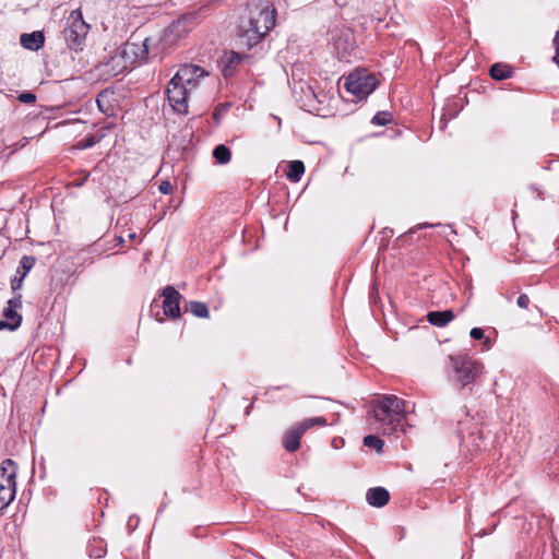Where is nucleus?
<instances>
[{
  "label": "nucleus",
  "mask_w": 559,
  "mask_h": 559,
  "mask_svg": "<svg viewBox=\"0 0 559 559\" xmlns=\"http://www.w3.org/2000/svg\"><path fill=\"white\" fill-rule=\"evenodd\" d=\"M150 55L152 57L159 55L157 43L153 37H145L140 43L127 41L108 51L93 71L98 79L108 81L126 73L136 61H145Z\"/></svg>",
  "instance_id": "1"
},
{
  "label": "nucleus",
  "mask_w": 559,
  "mask_h": 559,
  "mask_svg": "<svg viewBox=\"0 0 559 559\" xmlns=\"http://www.w3.org/2000/svg\"><path fill=\"white\" fill-rule=\"evenodd\" d=\"M275 16V9L266 4L255 5L251 9L248 21L240 25L238 34L239 45L248 49L258 45L274 27Z\"/></svg>",
  "instance_id": "2"
},
{
  "label": "nucleus",
  "mask_w": 559,
  "mask_h": 559,
  "mask_svg": "<svg viewBox=\"0 0 559 559\" xmlns=\"http://www.w3.org/2000/svg\"><path fill=\"white\" fill-rule=\"evenodd\" d=\"M372 414L382 424V433L391 436L402 429L406 414V401L396 395H383L372 402Z\"/></svg>",
  "instance_id": "3"
},
{
  "label": "nucleus",
  "mask_w": 559,
  "mask_h": 559,
  "mask_svg": "<svg viewBox=\"0 0 559 559\" xmlns=\"http://www.w3.org/2000/svg\"><path fill=\"white\" fill-rule=\"evenodd\" d=\"M449 366L452 370V381L461 389L475 384L483 374V364L467 355H449Z\"/></svg>",
  "instance_id": "4"
},
{
  "label": "nucleus",
  "mask_w": 559,
  "mask_h": 559,
  "mask_svg": "<svg viewBox=\"0 0 559 559\" xmlns=\"http://www.w3.org/2000/svg\"><path fill=\"white\" fill-rule=\"evenodd\" d=\"M90 32V25L84 21L80 9L73 10L67 17L63 36L68 48L82 51Z\"/></svg>",
  "instance_id": "5"
},
{
  "label": "nucleus",
  "mask_w": 559,
  "mask_h": 559,
  "mask_svg": "<svg viewBox=\"0 0 559 559\" xmlns=\"http://www.w3.org/2000/svg\"><path fill=\"white\" fill-rule=\"evenodd\" d=\"M200 13L195 11L185 13L178 20L174 21L168 27L164 29L163 37H153V40H156L157 43L159 52L162 51L160 45L163 41H167L169 44L175 43L191 32L200 23Z\"/></svg>",
  "instance_id": "6"
},
{
  "label": "nucleus",
  "mask_w": 559,
  "mask_h": 559,
  "mask_svg": "<svg viewBox=\"0 0 559 559\" xmlns=\"http://www.w3.org/2000/svg\"><path fill=\"white\" fill-rule=\"evenodd\" d=\"M328 421L325 417H312L306 418L300 423L289 427L282 437L283 448L288 453H294L300 448V440L307 430L314 426L323 427L326 426Z\"/></svg>",
  "instance_id": "7"
},
{
  "label": "nucleus",
  "mask_w": 559,
  "mask_h": 559,
  "mask_svg": "<svg viewBox=\"0 0 559 559\" xmlns=\"http://www.w3.org/2000/svg\"><path fill=\"white\" fill-rule=\"evenodd\" d=\"M377 78L365 69L352 72L345 82V88L359 99L366 98L377 87Z\"/></svg>",
  "instance_id": "8"
},
{
  "label": "nucleus",
  "mask_w": 559,
  "mask_h": 559,
  "mask_svg": "<svg viewBox=\"0 0 559 559\" xmlns=\"http://www.w3.org/2000/svg\"><path fill=\"white\" fill-rule=\"evenodd\" d=\"M465 408L466 407L461 411L465 419H457L459 428L456 433L462 443H466L467 447H472V451L477 452L481 449L484 440L483 431L478 425L473 421V418L469 417Z\"/></svg>",
  "instance_id": "9"
},
{
  "label": "nucleus",
  "mask_w": 559,
  "mask_h": 559,
  "mask_svg": "<svg viewBox=\"0 0 559 559\" xmlns=\"http://www.w3.org/2000/svg\"><path fill=\"white\" fill-rule=\"evenodd\" d=\"M159 297H163L162 305L158 304V299H153L151 302V312H153L154 308H163V313L165 317H168L171 320H177L181 317L180 312V300L182 296L180 293L170 285H167L163 289L159 290Z\"/></svg>",
  "instance_id": "10"
},
{
  "label": "nucleus",
  "mask_w": 559,
  "mask_h": 559,
  "mask_svg": "<svg viewBox=\"0 0 559 559\" xmlns=\"http://www.w3.org/2000/svg\"><path fill=\"white\" fill-rule=\"evenodd\" d=\"M22 309V295L15 294L11 299L8 300L7 307L2 310L3 319L0 320V331H16L23 321V317L20 313Z\"/></svg>",
  "instance_id": "11"
},
{
  "label": "nucleus",
  "mask_w": 559,
  "mask_h": 559,
  "mask_svg": "<svg viewBox=\"0 0 559 559\" xmlns=\"http://www.w3.org/2000/svg\"><path fill=\"white\" fill-rule=\"evenodd\" d=\"M191 91L189 87L171 79L166 88V95L171 108L181 115L188 114V97Z\"/></svg>",
  "instance_id": "12"
},
{
  "label": "nucleus",
  "mask_w": 559,
  "mask_h": 559,
  "mask_svg": "<svg viewBox=\"0 0 559 559\" xmlns=\"http://www.w3.org/2000/svg\"><path fill=\"white\" fill-rule=\"evenodd\" d=\"M332 45L340 60L347 59L356 47L354 35L348 28L332 33Z\"/></svg>",
  "instance_id": "13"
},
{
  "label": "nucleus",
  "mask_w": 559,
  "mask_h": 559,
  "mask_svg": "<svg viewBox=\"0 0 559 559\" xmlns=\"http://www.w3.org/2000/svg\"><path fill=\"white\" fill-rule=\"evenodd\" d=\"M205 75H207V73L201 67L195 64H183L179 68L173 79L186 87H189L192 92L199 86V80Z\"/></svg>",
  "instance_id": "14"
},
{
  "label": "nucleus",
  "mask_w": 559,
  "mask_h": 559,
  "mask_svg": "<svg viewBox=\"0 0 559 559\" xmlns=\"http://www.w3.org/2000/svg\"><path fill=\"white\" fill-rule=\"evenodd\" d=\"M243 56L236 51H226L219 58L218 64L225 78L233 75L235 68L241 62Z\"/></svg>",
  "instance_id": "15"
},
{
  "label": "nucleus",
  "mask_w": 559,
  "mask_h": 559,
  "mask_svg": "<svg viewBox=\"0 0 559 559\" xmlns=\"http://www.w3.org/2000/svg\"><path fill=\"white\" fill-rule=\"evenodd\" d=\"M367 502L374 508H382L390 501V492L384 487H373L367 490Z\"/></svg>",
  "instance_id": "16"
},
{
  "label": "nucleus",
  "mask_w": 559,
  "mask_h": 559,
  "mask_svg": "<svg viewBox=\"0 0 559 559\" xmlns=\"http://www.w3.org/2000/svg\"><path fill=\"white\" fill-rule=\"evenodd\" d=\"M20 43L25 49L37 51L44 46L45 36L39 31L24 33L20 37Z\"/></svg>",
  "instance_id": "17"
},
{
  "label": "nucleus",
  "mask_w": 559,
  "mask_h": 559,
  "mask_svg": "<svg viewBox=\"0 0 559 559\" xmlns=\"http://www.w3.org/2000/svg\"><path fill=\"white\" fill-rule=\"evenodd\" d=\"M426 318L431 325L443 328L455 318V314L451 309H447L429 311Z\"/></svg>",
  "instance_id": "18"
},
{
  "label": "nucleus",
  "mask_w": 559,
  "mask_h": 559,
  "mask_svg": "<svg viewBox=\"0 0 559 559\" xmlns=\"http://www.w3.org/2000/svg\"><path fill=\"white\" fill-rule=\"evenodd\" d=\"M490 76L496 81L506 80L512 76V68L504 63H495L490 68Z\"/></svg>",
  "instance_id": "19"
},
{
  "label": "nucleus",
  "mask_w": 559,
  "mask_h": 559,
  "mask_svg": "<svg viewBox=\"0 0 559 559\" xmlns=\"http://www.w3.org/2000/svg\"><path fill=\"white\" fill-rule=\"evenodd\" d=\"M186 310L190 311L194 317L206 319L210 317V310L205 302L191 300L186 305Z\"/></svg>",
  "instance_id": "20"
},
{
  "label": "nucleus",
  "mask_w": 559,
  "mask_h": 559,
  "mask_svg": "<svg viewBox=\"0 0 559 559\" xmlns=\"http://www.w3.org/2000/svg\"><path fill=\"white\" fill-rule=\"evenodd\" d=\"M106 545L103 543V540L94 539L87 545V555L90 558L100 559L106 555Z\"/></svg>",
  "instance_id": "21"
},
{
  "label": "nucleus",
  "mask_w": 559,
  "mask_h": 559,
  "mask_svg": "<svg viewBox=\"0 0 559 559\" xmlns=\"http://www.w3.org/2000/svg\"><path fill=\"white\" fill-rule=\"evenodd\" d=\"M36 259L33 255H23L20 260L19 266L16 269V274L21 275L25 278L27 273L33 269L35 265Z\"/></svg>",
  "instance_id": "22"
},
{
  "label": "nucleus",
  "mask_w": 559,
  "mask_h": 559,
  "mask_svg": "<svg viewBox=\"0 0 559 559\" xmlns=\"http://www.w3.org/2000/svg\"><path fill=\"white\" fill-rule=\"evenodd\" d=\"M305 173V165L300 160L290 162L288 165L287 178L293 181H298Z\"/></svg>",
  "instance_id": "23"
},
{
  "label": "nucleus",
  "mask_w": 559,
  "mask_h": 559,
  "mask_svg": "<svg viewBox=\"0 0 559 559\" xmlns=\"http://www.w3.org/2000/svg\"><path fill=\"white\" fill-rule=\"evenodd\" d=\"M213 157L219 164H227L230 160L231 153L226 145L219 144L213 150Z\"/></svg>",
  "instance_id": "24"
},
{
  "label": "nucleus",
  "mask_w": 559,
  "mask_h": 559,
  "mask_svg": "<svg viewBox=\"0 0 559 559\" xmlns=\"http://www.w3.org/2000/svg\"><path fill=\"white\" fill-rule=\"evenodd\" d=\"M362 443L367 448L374 449L377 452H382L384 441L376 435H368L364 438Z\"/></svg>",
  "instance_id": "25"
},
{
  "label": "nucleus",
  "mask_w": 559,
  "mask_h": 559,
  "mask_svg": "<svg viewBox=\"0 0 559 559\" xmlns=\"http://www.w3.org/2000/svg\"><path fill=\"white\" fill-rule=\"evenodd\" d=\"M392 121V115L388 111H379L377 112L371 122L373 124H378V126H386L389 124L390 122Z\"/></svg>",
  "instance_id": "26"
},
{
  "label": "nucleus",
  "mask_w": 559,
  "mask_h": 559,
  "mask_svg": "<svg viewBox=\"0 0 559 559\" xmlns=\"http://www.w3.org/2000/svg\"><path fill=\"white\" fill-rule=\"evenodd\" d=\"M98 141H99V138H97L95 135H88V136H85L84 139H82L78 143V147L79 148H88V147L94 146Z\"/></svg>",
  "instance_id": "27"
},
{
  "label": "nucleus",
  "mask_w": 559,
  "mask_h": 559,
  "mask_svg": "<svg viewBox=\"0 0 559 559\" xmlns=\"http://www.w3.org/2000/svg\"><path fill=\"white\" fill-rule=\"evenodd\" d=\"M19 102L23 104H34L36 102V95L32 92H22L17 95Z\"/></svg>",
  "instance_id": "28"
},
{
  "label": "nucleus",
  "mask_w": 559,
  "mask_h": 559,
  "mask_svg": "<svg viewBox=\"0 0 559 559\" xmlns=\"http://www.w3.org/2000/svg\"><path fill=\"white\" fill-rule=\"evenodd\" d=\"M23 281H24V277H22L21 275H16V276H14V278H12L11 289L14 293V295L17 294L16 292L19 289H21Z\"/></svg>",
  "instance_id": "29"
},
{
  "label": "nucleus",
  "mask_w": 559,
  "mask_h": 559,
  "mask_svg": "<svg viewBox=\"0 0 559 559\" xmlns=\"http://www.w3.org/2000/svg\"><path fill=\"white\" fill-rule=\"evenodd\" d=\"M530 297L526 295V294H521L519 297H518V300H516V305L520 307V308H523V309H527L528 308V305H530Z\"/></svg>",
  "instance_id": "30"
},
{
  "label": "nucleus",
  "mask_w": 559,
  "mask_h": 559,
  "mask_svg": "<svg viewBox=\"0 0 559 559\" xmlns=\"http://www.w3.org/2000/svg\"><path fill=\"white\" fill-rule=\"evenodd\" d=\"M469 335L473 340L479 341L484 337V330L480 328H473L469 332Z\"/></svg>",
  "instance_id": "31"
},
{
  "label": "nucleus",
  "mask_w": 559,
  "mask_h": 559,
  "mask_svg": "<svg viewBox=\"0 0 559 559\" xmlns=\"http://www.w3.org/2000/svg\"><path fill=\"white\" fill-rule=\"evenodd\" d=\"M158 189L163 194H169L173 190V185L169 181H162Z\"/></svg>",
  "instance_id": "32"
},
{
  "label": "nucleus",
  "mask_w": 559,
  "mask_h": 559,
  "mask_svg": "<svg viewBox=\"0 0 559 559\" xmlns=\"http://www.w3.org/2000/svg\"><path fill=\"white\" fill-rule=\"evenodd\" d=\"M554 45L556 47V55L554 56V61L558 64L559 67V32H557L555 38H554Z\"/></svg>",
  "instance_id": "33"
},
{
  "label": "nucleus",
  "mask_w": 559,
  "mask_h": 559,
  "mask_svg": "<svg viewBox=\"0 0 559 559\" xmlns=\"http://www.w3.org/2000/svg\"><path fill=\"white\" fill-rule=\"evenodd\" d=\"M7 222H8L7 215L4 214V212H0V231L3 229Z\"/></svg>",
  "instance_id": "34"
},
{
  "label": "nucleus",
  "mask_w": 559,
  "mask_h": 559,
  "mask_svg": "<svg viewBox=\"0 0 559 559\" xmlns=\"http://www.w3.org/2000/svg\"><path fill=\"white\" fill-rule=\"evenodd\" d=\"M51 289L55 290L57 287H62L63 283L60 282V283H57L56 282V277H55V274L51 275Z\"/></svg>",
  "instance_id": "35"
},
{
  "label": "nucleus",
  "mask_w": 559,
  "mask_h": 559,
  "mask_svg": "<svg viewBox=\"0 0 559 559\" xmlns=\"http://www.w3.org/2000/svg\"><path fill=\"white\" fill-rule=\"evenodd\" d=\"M436 226H441V224H430V223H425V224H420L418 226V228H427V227H436Z\"/></svg>",
  "instance_id": "36"
},
{
  "label": "nucleus",
  "mask_w": 559,
  "mask_h": 559,
  "mask_svg": "<svg viewBox=\"0 0 559 559\" xmlns=\"http://www.w3.org/2000/svg\"><path fill=\"white\" fill-rule=\"evenodd\" d=\"M103 97H104V94H103V93H100V94L98 95V97H97V105H98V107L100 108V110H102V111H105V110L103 109V105H102V98H103Z\"/></svg>",
  "instance_id": "37"
},
{
  "label": "nucleus",
  "mask_w": 559,
  "mask_h": 559,
  "mask_svg": "<svg viewBox=\"0 0 559 559\" xmlns=\"http://www.w3.org/2000/svg\"><path fill=\"white\" fill-rule=\"evenodd\" d=\"M87 177H88V174L85 175L83 179H79L78 181L75 180V185L79 187L82 186L86 181Z\"/></svg>",
  "instance_id": "38"
},
{
  "label": "nucleus",
  "mask_w": 559,
  "mask_h": 559,
  "mask_svg": "<svg viewBox=\"0 0 559 559\" xmlns=\"http://www.w3.org/2000/svg\"><path fill=\"white\" fill-rule=\"evenodd\" d=\"M382 233L385 236H391V235H393L394 230L393 229H389V228H384Z\"/></svg>",
  "instance_id": "39"
},
{
  "label": "nucleus",
  "mask_w": 559,
  "mask_h": 559,
  "mask_svg": "<svg viewBox=\"0 0 559 559\" xmlns=\"http://www.w3.org/2000/svg\"><path fill=\"white\" fill-rule=\"evenodd\" d=\"M154 316H155V319H156L157 321H159V322H163V321H164V318H160V317H159V312H156Z\"/></svg>",
  "instance_id": "40"
},
{
  "label": "nucleus",
  "mask_w": 559,
  "mask_h": 559,
  "mask_svg": "<svg viewBox=\"0 0 559 559\" xmlns=\"http://www.w3.org/2000/svg\"><path fill=\"white\" fill-rule=\"evenodd\" d=\"M251 408H252V404H251V405H249V406L247 407V409H246V414H247V415L250 413V409H251Z\"/></svg>",
  "instance_id": "41"
},
{
  "label": "nucleus",
  "mask_w": 559,
  "mask_h": 559,
  "mask_svg": "<svg viewBox=\"0 0 559 559\" xmlns=\"http://www.w3.org/2000/svg\"><path fill=\"white\" fill-rule=\"evenodd\" d=\"M129 238L134 239L135 238V234L134 233L129 234Z\"/></svg>",
  "instance_id": "42"
},
{
  "label": "nucleus",
  "mask_w": 559,
  "mask_h": 559,
  "mask_svg": "<svg viewBox=\"0 0 559 559\" xmlns=\"http://www.w3.org/2000/svg\"><path fill=\"white\" fill-rule=\"evenodd\" d=\"M516 217V212H512V219L514 221Z\"/></svg>",
  "instance_id": "43"
},
{
  "label": "nucleus",
  "mask_w": 559,
  "mask_h": 559,
  "mask_svg": "<svg viewBox=\"0 0 559 559\" xmlns=\"http://www.w3.org/2000/svg\"><path fill=\"white\" fill-rule=\"evenodd\" d=\"M118 240H119V243H122V242H123L122 237H118Z\"/></svg>",
  "instance_id": "44"
}]
</instances>
